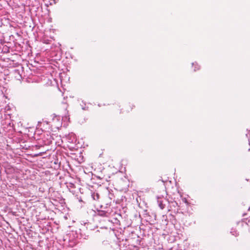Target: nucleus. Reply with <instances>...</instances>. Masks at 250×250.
Wrapping results in <instances>:
<instances>
[{
    "mask_svg": "<svg viewBox=\"0 0 250 250\" xmlns=\"http://www.w3.org/2000/svg\"><path fill=\"white\" fill-rule=\"evenodd\" d=\"M131 233L126 236V250H144L141 246V240L138 235L133 231L126 230Z\"/></svg>",
    "mask_w": 250,
    "mask_h": 250,
    "instance_id": "obj_1",
    "label": "nucleus"
},
{
    "mask_svg": "<svg viewBox=\"0 0 250 250\" xmlns=\"http://www.w3.org/2000/svg\"><path fill=\"white\" fill-rule=\"evenodd\" d=\"M171 206L170 208H171V206H173L174 207H178V203L176 202L175 201L172 202L171 203Z\"/></svg>",
    "mask_w": 250,
    "mask_h": 250,
    "instance_id": "obj_5",
    "label": "nucleus"
},
{
    "mask_svg": "<svg viewBox=\"0 0 250 250\" xmlns=\"http://www.w3.org/2000/svg\"><path fill=\"white\" fill-rule=\"evenodd\" d=\"M132 186V183L131 184L130 187H131Z\"/></svg>",
    "mask_w": 250,
    "mask_h": 250,
    "instance_id": "obj_9",
    "label": "nucleus"
},
{
    "mask_svg": "<svg viewBox=\"0 0 250 250\" xmlns=\"http://www.w3.org/2000/svg\"><path fill=\"white\" fill-rule=\"evenodd\" d=\"M132 197H133V199H134V194H133V193L132 194Z\"/></svg>",
    "mask_w": 250,
    "mask_h": 250,
    "instance_id": "obj_7",
    "label": "nucleus"
},
{
    "mask_svg": "<svg viewBox=\"0 0 250 250\" xmlns=\"http://www.w3.org/2000/svg\"><path fill=\"white\" fill-rule=\"evenodd\" d=\"M130 225H127V228H128Z\"/></svg>",
    "mask_w": 250,
    "mask_h": 250,
    "instance_id": "obj_8",
    "label": "nucleus"
},
{
    "mask_svg": "<svg viewBox=\"0 0 250 250\" xmlns=\"http://www.w3.org/2000/svg\"><path fill=\"white\" fill-rule=\"evenodd\" d=\"M192 65L194 66V71H196L197 70H198L200 68L199 66L196 62L192 63Z\"/></svg>",
    "mask_w": 250,
    "mask_h": 250,
    "instance_id": "obj_4",
    "label": "nucleus"
},
{
    "mask_svg": "<svg viewBox=\"0 0 250 250\" xmlns=\"http://www.w3.org/2000/svg\"><path fill=\"white\" fill-rule=\"evenodd\" d=\"M168 201L164 197H157L158 205L159 208L162 209H163L165 208L166 206L168 204Z\"/></svg>",
    "mask_w": 250,
    "mask_h": 250,
    "instance_id": "obj_2",
    "label": "nucleus"
},
{
    "mask_svg": "<svg viewBox=\"0 0 250 250\" xmlns=\"http://www.w3.org/2000/svg\"><path fill=\"white\" fill-rule=\"evenodd\" d=\"M106 209H106V210H103L101 209V210H102V211L103 212H104V213H102V215H103V214H104L106 213V212L108 213V212L110 211V208H106Z\"/></svg>",
    "mask_w": 250,
    "mask_h": 250,
    "instance_id": "obj_6",
    "label": "nucleus"
},
{
    "mask_svg": "<svg viewBox=\"0 0 250 250\" xmlns=\"http://www.w3.org/2000/svg\"><path fill=\"white\" fill-rule=\"evenodd\" d=\"M128 188H129L130 187V185H128Z\"/></svg>",
    "mask_w": 250,
    "mask_h": 250,
    "instance_id": "obj_10",
    "label": "nucleus"
},
{
    "mask_svg": "<svg viewBox=\"0 0 250 250\" xmlns=\"http://www.w3.org/2000/svg\"><path fill=\"white\" fill-rule=\"evenodd\" d=\"M230 233L236 237L239 235V232L236 229L233 228L231 229Z\"/></svg>",
    "mask_w": 250,
    "mask_h": 250,
    "instance_id": "obj_3",
    "label": "nucleus"
}]
</instances>
